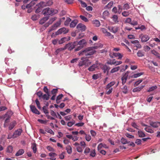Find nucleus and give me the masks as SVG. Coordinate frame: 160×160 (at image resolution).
<instances>
[{
    "instance_id": "69168bd1",
    "label": "nucleus",
    "mask_w": 160,
    "mask_h": 160,
    "mask_svg": "<svg viewBox=\"0 0 160 160\" xmlns=\"http://www.w3.org/2000/svg\"><path fill=\"white\" fill-rule=\"evenodd\" d=\"M109 12L108 11H105L103 13V16L104 17L107 16L109 15Z\"/></svg>"
},
{
    "instance_id": "37998d69",
    "label": "nucleus",
    "mask_w": 160,
    "mask_h": 160,
    "mask_svg": "<svg viewBox=\"0 0 160 160\" xmlns=\"http://www.w3.org/2000/svg\"><path fill=\"white\" fill-rule=\"evenodd\" d=\"M112 19L113 21L115 23L118 22V17L117 15H114L112 17Z\"/></svg>"
},
{
    "instance_id": "3c124183",
    "label": "nucleus",
    "mask_w": 160,
    "mask_h": 160,
    "mask_svg": "<svg viewBox=\"0 0 160 160\" xmlns=\"http://www.w3.org/2000/svg\"><path fill=\"white\" fill-rule=\"evenodd\" d=\"M39 16L36 15H34L31 17L33 21H36L39 18Z\"/></svg>"
},
{
    "instance_id": "6ab92c4d",
    "label": "nucleus",
    "mask_w": 160,
    "mask_h": 160,
    "mask_svg": "<svg viewBox=\"0 0 160 160\" xmlns=\"http://www.w3.org/2000/svg\"><path fill=\"white\" fill-rule=\"evenodd\" d=\"M49 19L48 17H46L42 18L39 21L40 24H42Z\"/></svg>"
},
{
    "instance_id": "423d86ee",
    "label": "nucleus",
    "mask_w": 160,
    "mask_h": 160,
    "mask_svg": "<svg viewBox=\"0 0 160 160\" xmlns=\"http://www.w3.org/2000/svg\"><path fill=\"white\" fill-rule=\"evenodd\" d=\"M74 43L75 44H76L77 45H79L82 46L83 48L87 44V42L85 39H82L78 42H75Z\"/></svg>"
},
{
    "instance_id": "20e7f679",
    "label": "nucleus",
    "mask_w": 160,
    "mask_h": 160,
    "mask_svg": "<svg viewBox=\"0 0 160 160\" xmlns=\"http://www.w3.org/2000/svg\"><path fill=\"white\" fill-rule=\"evenodd\" d=\"M68 32V30L66 28L63 27L59 29L55 32L56 35H58L62 33L66 34Z\"/></svg>"
},
{
    "instance_id": "dca6fc26",
    "label": "nucleus",
    "mask_w": 160,
    "mask_h": 160,
    "mask_svg": "<svg viewBox=\"0 0 160 160\" xmlns=\"http://www.w3.org/2000/svg\"><path fill=\"white\" fill-rule=\"evenodd\" d=\"M57 19L55 17L53 18L50 19L48 23H46L45 24V27H48L49 25L51 24L54 21H55Z\"/></svg>"
},
{
    "instance_id": "412c9836",
    "label": "nucleus",
    "mask_w": 160,
    "mask_h": 160,
    "mask_svg": "<svg viewBox=\"0 0 160 160\" xmlns=\"http://www.w3.org/2000/svg\"><path fill=\"white\" fill-rule=\"evenodd\" d=\"M37 7H39L41 8H43L45 7H46V2H41L39 3L37 5Z\"/></svg>"
},
{
    "instance_id": "6e6d98bb",
    "label": "nucleus",
    "mask_w": 160,
    "mask_h": 160,
    "mask_svg": "<svg viewBox=\"0 0 160 160\" xmlns=\"http://www.w3.org/2000/svg\"><path fill=\"white\" fill-rule=\"evenodd\" d=\"M58 90L57 89H53L51 91L52 94L53 95H56V94L58 92Z\"/></svg>"
},
{
    "instance_id": "aec40b11",
    "label": "nucleus",
    "mask_w": 160,
    "mask_h": 160,
    "mask_svg": "<svg viewBox=\"0 0 160 160\" xmlns=\"http://www.w3.org/2000/svg\"><path fill=\"white\" fill-rule=\"evenodd\" d=\"M78 22V21L76 20H74L72 21L70 24V26L71 28L74 27Z\"/></svg>"
},
{
    "instance_id": "f3484780",
    "label": "nucleus",
    "mask_w": 160,
    "mask_h": 160,
    "mask_svg": "<svg viewBox=\"0 0 160 160\" xmlns=\"http://www.w3.org/2000/svg\"><path fill=\"white\" fill-rule=\"evenodd\" d=\"M144 86L142 85L138 87L135 88H134L133 89L132 91L133 92H139L140 91H141V89L144 88Z\"/></svg>"
},
{
    "instance_id": "774afa93",
    "label": "nucleus",
    "mask_w": 160,
    "mask_h": 160,
    "mask_svg": "<svg viewBox=\"0 0 160 160\" xmlns=\"http://www.w3.org/2000/svg\"><path fill=\"white\" fill-rule=\"evenodd\" d=\"M129 12L127 11H124L122 12V14L124 17H127L129 15Z\"/></svg>"
},
{
    "instance_id": "49530a36",
    "label": "nucleus",
    "mask_w": 160,
    "mask_h": 160,
    "mask_svg": "<svg viewBox=\"0 0 160 160\" xmlns=\"http://www.w3.org/2000/svg\"><path fill=\"white\" fill-rule=\"evenodd\" d=\"M78 1L80 2L82 7L83 8L86 7L87 5L86 3L84 2H83L81 0H78Z\"/></svg>"
},
{
    "instance_id": "58836bf2",
    "label": "nucleus",
    "mask_w": 160,
    "mask_h": 160,
    "mask_svg": "<svg viewBox=\"0 0 160 160\" xmlns=\"http://www.w3.org/2000/svg\"><path fill=\"white\" fill-rule=\"evenodd\" d=\"M35 4V2L34 1H33L32 0L30 2L29 4H27V7L28 8H30L32 7L33 5H34Z\"/></svg>"
},
{
    "instance_id": "c756f323",
    "label": "nucleus",
    "mask_w": 160,
    "mask_h": 160,
    "mask_svg": "<svg viewBox=\"0 0 160 160\" xmlns=\"http://www.w3.org/2000/svg\"><path fill=\"white\" fill-rule=\"evenodd\" d=\"M138 133L139 137L143 138L145 136V133L141 130L138 131Z\"/></svg>"
},
{
    "instance_id": "f03ea898",
    "label": "nucleus",
    "mask_w": 160,
    "mask_h": 160,
    "mask_svg": "<svg viewBox=\"0 0 160 160\" xmlns=\"http://www.w3.org/2000/svg\"><path fill=\"white\" fill-rule=\"evenodd\" d=\"M58 12L57 10L49 8H46L44 9L42 11L44 15H53L56 14Z\"/></svg>"
},
{
    "instance_id": "cd10ccee",
    "label": "nucleus",
    "mask_w": 160,
    "mask_h": 160,
    "mask_svg": "<svg viewBox=\"0 0 160 160\" xmlns=\"http://www.w3.org/2000/svg\"><path fill=\"white\" fill-rule=\"evenodd\" d=\"M24 152V151L23 149L19 150L16 154V156H19L22 155Z\"/></svg>"
},
{
    "instance_id": "a19ab883",
    "label": "nucleus",
    "mask_w": 160,
    "mask_h": 160,
    "mask_svg": "<svg viewBox=\"0 0 160 160\" xmlns=\"http://www.w3.org/2000/svg\"><path fill=\"white\" fill-rule=\"evenodd\" d=\"M13 150V148L12 146H9L7 148V152L9 153L12 152Z\"/></svg>"
},
{
    "instance_id": "13d9d810",
    "label": "nucleus",
    "mask_w": 160,
    "mask_h": 160,
    "mask_svg": "<svg viewBox=\"0 0 160 160\" xmlns=\"http://www.w3.org/2000/svg\"><path fill=\"white\" fill-rule=\"evenodd\" d=\"M42 110L44 112L45 114H48V112L47 110V107L46 106H44L42 108Z\"/></svg>"
},
{
    "instance_id": "680f3d73",
    "label": "nucleus",
    "mask_w": 160,
    "mask_h": 160,
    "mask_svg": "<svg viewBox=\"0 0 160 160\" xmlns=\"http://www.w3.org/2000/svg\"><path fill=\"white\" fill-rule=\"evenodd\" d=\"M99 78V75L98 74H93L92 76V78L94 80H96Z\"/></svg>"
},
{
    "instance_id": "4468645a",
    "label": "nucleus",
    "mask_w": 160,
    "mask_h": 160,
    "mask_svg": "<svg viewBox=\"0 0 160 160\" xmlns=\"http://www.w3.org/2000/svg\"><path fill=\"white\" fill-rule=\"evenodd\" d=\"M132 43L134 44L135 46L137 48H140L142 47L141 45L140 44L138 40H135L131 42Z\"/></svg>"
},
{
    "instance_id": "1a4fd4ad",
    "label": "nucleus",
    "mask_w": 160,
    "mask_h": 160,
    "mask_svg": "<svg viewBox=\"0 0 160 160\" xmlns=\"http://www.w3.org/2000/svg\"><path fill=\"white\" fill-rule=\"evenodd\" d=\"M77 46L76 44H75L74 42L72 44L68 43L64 47L65 49L68 48L69 50H71L73 49L75 47Z\"/></svg>"
},
{
    "instance_id": "393cba45",
    "label": "nucleus",
    "mask_w": 160,
    "mask_h": 160,
    "mask_svg": "<svg viewBox=\"0 0 160 160\" xmlns=\"http://www.w3.org/2000/svg\"><path fill=\"white\" fill-rule=\"evenodd\" d=\"M144 130L147 132L152 133L154 132V131L150 128L149 126L145 128Z\"/></svg>"
},
{
    "instance_id": "a18cd8bd",
    "label": "nucleus",
    "mask_w": 160,
    "mask_h": 160,
    "mask_svg": "<svg viewBox=\"0 0 160 160\" xmlns=\"http://www.w3.org/2000/svg\"><path fill=\"white\" fill-rule=\"evenodd\" d=\"M80 18L82 20L85 22H88V19L87 18L83 16L80 15Z\"/></svg>"
},
{
    "instance_id": "4d7b16f0",
    "label": "nucleus",
    "mask_w": 160,
    "mask_h": 160,
    "mask_svg": "<svg viewBox=\"0 0 160 160\" xmlns=\"http://www.w3.org/2000/svg\"><path fill=\"white\" fill-rule=\"evenodd\" d=\"M105 35L107 36L110 37L111 38H114V36L113 35H112L108 31L105 33Z\"/></svg>"
},
{
    "instance_id": "7c9ffc66",
    "label": "nucleus",
    "mask_w": 160,
    "mask_h": 160,
    "mask_svg": "<svg viewBox=\"0 0 160 160\" xmlns=\"http://www.w3.org/2000/svg\"><path fill=\"white\" fill-rule=\"evenodd\" d=\"M152 54L156 56L157 58L160 59V54L155 50H153L152 51Z\"/></svg>"
},
{
    "instance_id": "9b49d317",
    "label": "nucleus",
    "mask_w": 160,
    "mask_h": 160,
    "mask_svg": "<svg viewBox=\"0 0 160 160\" xmlns=\"http://www.w3.org/2000/svg\"><path fill=\"white\" fill-rule=\"evenodd\" d=\"M30 109L32 112L36 114L39 115L40 114L38 110V109L36 108L35 106L34 105H30Z\"/></svg>"
},
{
    "instance_id": "8fccbe9b",
    "label": "nucleus",
    "mask_w": 160,
    "mask_h": 160,
    "mask_svg": "<svg viewBox=\"0 0 160 160\" xmlns=\"http://www.w3.org/2000/svg\"><path fill=\"white\" fill-rule=\"evenodd\" d=\"M66 39V38H62L60 40H58V43L59 44H62L63 43Z\"/></svg>"
},
{
    "instance_id": "de8ad7c7",
    "label": "nucleus",
    "mask_w": 160,
    "mask_h": 160,
    "mask_svg": "<svg viewBox=\"0 0 160 160\" xmlns=\"http://www.w3.org/2000/svg\"><path fill=\"white\" fill-rule=\"evenodd\" d=\"M157 87L156 86H154L148 89V92H150L151 91H152L155 89H157Z\"/></svg>"
},
{
    "instance_id": "5701e85b",
    "label": "nucleus",
    "mask_w": 160,
    "mask_h": 160,
    "mask_svg": "<svg viewBox=\"0 0 160 160\" xmlns=\"http://www.w3.org/2000/svg\"><path fill=\"white\" fill-rule=\"evenodd\" d=\"M145 53L142 50H139L137 52V54L138 57H142L144 56Z\"/></svg>"
},
{
    "instance_id": "ddd939ff",
    "label": "nucleus",
    "mask_w": 160,
    "mask_h": 160,
    "mask_svg": "<svg viewBox=\"0 0 160 160\" xmlns=\"http://www.w3.org/2000/svg\"><path fill=\"white\" fill-rule=\"evenodd\" d=\"M151 126L154 128H157L160 125V122H150Z\"/></svg>"
},
{
    "instance_id": "4c0bfd02",
    "label": "nucleus",
    "mask_w": 160,
    "mask_h": 160,
    "mask_svg": "<svg viewBox=\"0 0 160 160\" xmlns=\"http://www.w3.org/2000/svg\"><path fill=\"white\" fill-rule=\"evenodd\" d=\"M120 68L119 67H116L115 68H112L111 71V73H113L114 72H117L119 70V69Z\"/></svg>"
},
{
    "instance_id": "bb28decb",
    "label": "nucleus",
    "mask_w": 160,
    "mask_h": 160,
    "mask_svg": "<svg viewBox=\"0 0 160 160\" xmlns=\"http://www.w3.org/2000/svg\"><path fill=\"white\" fill-rule=\"evenodd\" d=\"M109 67L106 65H103V67L102 68V69L103 71V72L105 73L107 72V74H108V69H109L108 68Z\"/></svg>"
},
{
    "instance_id": "6e6552de",
    "label": "nucleus",
    "mask_w": 160,
    "mask_h": 160,
    "mask_svg": "<svg viewBox=\"0 0 160 160\" xmlns=\"http://www.w3.org/2000/svg\"><path fill=\"white\" fill-rule=\"evenodd\" d=\"M140 37L141 38V41L142 42H147L150 38L149 36L148 35L142 34L140 35Z\"/></svg>"
},
{
    "instance_id": "79ce46f5",
    "label": "nucleus",
    "mask_w": 160,
    "mask_h": 160,
    "mask_svg": "<svg viewBox=\"0 0 160 160\" xmlns=\"http://www.w3.org/2000/svg\"><path fill=\"white\" fill-rule=\"evenodd\" d=\"M71 21V20L70 18H67L66 20L64 22V25L65 26H68Z\"/></svg>"
},
{
    "instance_id": "5fc2aeb1",
    "label": "nucleus",
    "mask_w": 160,
    "mask_h": 160,
    "mask_svg": "<svg viewBox=\"0 0 160 160\" xmlns=\"http://www.w3.org/2000/svg\"><path fill=\"white\" fill-rule=\"evenodd\" d=\"M43 93L42 92H38L37 93V95L39 99H41L43 95Z\"/></svg>"
},
{
    "instance_id": "a878e982",
    "label": "nucleus",
    "mask_w": 160,
    "mask_h": 160,
    "mask_svg": "<svg viewBox=\"0 0 160 160\" xmlns=\"http://www.w3.org/2000/svg\"><path fill=\"white\" fill-rule=\"evenodd\" d=\"M103 46V45L102 44L98 43L96 45L92 47L94 50V49L102 48Z\"/></svg>"
},
{
    "instance_id": "c85d7f7f",
    "label": "nucleus",
    "mask_w": 160,
    "mask_h": 160,
    "mask_svg": "<svg viewBox=\"0 0 160 160\" xmlns=\"http://www.w3.org/2000/svg\"><path fill=\"white\" fill-rule=\"evenodd\" d=\"M50 94L48 93V94H43L42 96V98L43 99L46 100H48L49 98Z\"/></svg>"
},
{
    "instance_id": "f257e3e1",
    "label": "nucleus",
    "mask_w": 160,
    "mask_h": 160,
    "mask_svg": "<svg viewBox=\"0 0 160 160\" xmlns=\"http://www.w3.org/2000/svg\"><path fill=\"white\" fill-rule=\"evenodd\" d=\"M96 52L92 47H88L86 48L84 50L80 52L78 54L79 56L83 55L88 56L92 55Z\"/></svg>"
},
{
    "instance_id": "603ef678",
    "label": "nucleus",
    "mask_w": 160,
    "mask_h": 160,
    "mask_svg": "<svg viewBox=\"0 0 160 160\" xmlns=\"http://www.w3.org/2000/svg\"><path fill=\"white\" fill-rule=\"evenodd\" d=\"M90 148L88 147H87L85 149V150L84 151V153L85 154L87 155L90 152Z\"/></svg>"
},
{
    "instance_id": "9d476101",
    "label": "nucleus",
    "mask_w": 160,
    "mask_h": 160,
    "mask_svg": "<svg viewBox=\"0 0 160 160\" xmlns=\"http://www.w3.org/2000/svg\"><path fill=\"white\" fill-rule=\"evenodd\" d=\"M22 132V129H18L15 131L13 133V138H17L20 136Z\"/></svg>"
},
{
    "instance_id": "39448f33",
    "label": "nucleus",
    "mask_w": 160,
    "mask_h": 160,
    "mask_svg": "<svg viewBox=\"0 0 160 160\" xmlns=\"http://www.w3.org/2000/svg\"><path fill=\"white\" fill-rule=\"evenodd\" d=\"M61 21H59L53 24L52 27H50L49 29V32L55 30L61 24Z\"/></svg>"
},
{
    "instance_id": "864d4df0",
    "label": "nucleus",
    "mask_w": 160,
    "mask_h": 160,
    "mask_svg": "<svg viewBox=\"0 0 160 160\" xmlns=\"http://www.w3.org/2000/svg\"><path fill=\"white\" fill-rule=\"evenodd\" d=\"M53 3V2L52 0H49L47 2H46V6H50Z\"/></svg>"
},
{
    "instance_id": "ea45409f",
    "label": "nucleus",
    "mask_w": 160,
    "mask_h": 160,
    "mask_svg": "<svg viewBox=\"0 0 160 160\" xmlns=\"http://www.w3.org/2000/svg\"><path fill=\"white\" fill-rule=\"evenodd\" d=\"M113 3V2L112 1H111L105 7L108 9L110 8L112 6Z\"/></svg>"
},
{
    "instance_id": "338daca9",
    "label": "nucleus",
    "mask_w": 160,
    "mask_h": 160,
    "mask_svg": "<svg viewBox=\"0 0 160 160\" xmlns=\"http://www.w3.org/2000/svg\"><path fill=\"white\" fill-rule=\"evenodd\" d=\"M132 126L134 128H136L137 129L139 130L138 126L135 122H132Z\"/></svg>"
},
{
    "instance_id": "0eeeda50",
    "label": "nucleus",
    "mask_w": 160,
    "mask_h": 160,
    "mask_svg": "<svg viewBox=\"0 0 160 160\" xmlns=\"http://www.w3.org/2000/svg\"><path fill=\"white\" fill-rule=\"evenodd\" d=\"M100 65V64L96 63L95 64H93L90 67H89L88 70L90 72H92L95 70L96 69H99V66Z\"/></svg>"
},
{
    "instance_id": "e433bc0d",
    "label": "nucleus",
    "mask_w": 160,
    "mask_h": 160,
    "mask_svg": "<svg viewBox=\"0 0 160 160\" xmlns=\"http://www.w3.org/2000/svg\"><path fill=\"white\" fill-rule=\"evenodd\" d=\"M121 143L123 144H126L127 143H129L130 142L129 141H128L127 140L123 138H122L121 140Z\"/></svg>"
},
{
    "instance_id": "e2e57ef3",
    "label": "nucleus",
    "mask_w": 160,
    "mask_h": 160,
    "mask_svg": "<svg viewBox=\"0 0 160 160\" xmlns=\"http://www.w3.org/2000/svg\"><path fill=\"white\" fill-rule=\"evenodd\" d=\"M130 8V7L129 5L127 4H125L123 6V9L124 10H127Z\"/></svg>"
},
{
    "instance_id": "4be33fe9",
    "label": "nucleus",
    "mask_w": 160,
    "mask_h": 160,
    "mask_svg": "<svg viewBox=\"0 0 160 160\" xmlns=\"http://www.w3.org/2000/svg\"><path fill=\"white\" fill-rule=\"evenodd\" d=\"M34 153H36L37 150V148L36 147V144L35 143H33L32 144V146L31 147Z\"/></svg>"
},
{
    "instance_id": "2eb2a0df",
    "label": "nucleus",
    "mask_w": 160,
    "mask_h": 160,
    "mask_svg": "<svg viewBox=\"0 0 160 160\" xmlns=\"http://www.w3.org/2000/svg\"><path fill=\"white\" fill-rule=\"evenodd\" d=\"M128 76V73L127 72L124 74L122 78V83L124 85L126 82V80L127 79V77Z\"/></svg>"
},
{
    "instance_id": "473e14b6",
    "label": "nucleus",
    "mask_w": 160,
    "mask_h": 160,
    "mask_svg": "<svg viewBox=\"0 0 160 160\" xmlns=\"http://www.w3.org/2000/svg\"><path fill=\"white\" fill-rule=\"evenodd\" d=\"M111 31L113 33H116L118 30V28L117 26H114L111 28Z\"/></svg>"
},
{
    "instance_id": "c03bdc74",
    "label": "nucleus",
    "mask_w": 160,
    "mask_h": 160,
    "mask_svg": "<svg viewBox=\"0 0 160 160\" xmlns=\"http://www.w3.org/2000/svg\"><path fill=\"white\" fill-rule=\"evenodd\" d=\"M75 123V121L73 120L72 121L68 122L67 123V125L69 127L72 126L73 124Z\"/></svg>"
},
{
    "instance_id": "72a5a7b5",
    "label": "nucleus",
    "mask_w": 160,
    "mask_h": 160,
    "mask_svg": "<svg viewBox=\"0 0 160 160\" xmlns=\"http://www.w3.org/2000/svg\"><path fill=\"white\" fill-rule=\"evenodd\" d=\"M122 92L124 94H127L128 92V89L126 85L124 86L122 88Z\"/></svg>"
},
{
    "instance_id": "b1692460",
    "label": "nucleus",
    "mask_w": 160,
    "mask_h": 160,
    "mask_svg": "<svg viewBox=\"0 0 160 160\" xmlns=\"http://www.w3.org/2000/svg\"><path fill=\"white\" fill-rule=\"evenodd\" d=\"M113 55L115 57H118V59H121L122 57V55L119 52L113 53Z\"/></svg>"
},
{
    "instance_id": "2f4dec72",
    "label": "nucleus",
    "mask_w": 160,
    "mask_h": 160,
    "mask_svg": "<svg viewBox=\"0 0 160 160\" xmlns=\"http://www.w3.org/2000/svg\"><path fill=\"white\" fill-rule=\"evenodd\" d=\"M66 150L67 151L68 153L69 154H70L72 152V148L70 145H68L66 147Z\"/></svg>"
},
{
    "instance_id": "c9c22d12",
    "label": "nucleus",
    "mask_w": 160,
    "mask_h": 160,
    "mask_svg": "<svg viewBox=\"0 0 160 160\" xmlns=\"http://www.w3.org/2000/svg\"><path fill=\"white\" fill-rule=\"evenodd\" d=\"M93 23L97 27H99L100 25L99 21L97 20H95L92 21Z\"/></svg>"
},
{
    "instance_id": "bf43d9fd",
    "label": "nucleus",
    "mask_w": 160,
    "mask_h": 160,
    "mask_svg": "<svg viewBox=\"0 0 160 160\" xmlns=\"http://www.w3.org/2000/svg\"><path fill=\"white\" fill-rule=\"evenodd\" d=\"M90 156L92 157H94L96 155V153L95 150H92L90 152Z\"/></svg>"
},
{
    "instance_id": "052dcab7",
    "label": "nucleus",
    "mask_w": 160,
    "mask_h": 160,
    "mask_svg": "<svg viewBox=\"0 0 160 160\" xmlns=\"http://www.w3.org/2000/svg\"><path fill=\"white\" fill-rule=\"evenodd\" d=\"M65 49V48H60L58 49L57 50H56V51H55V54H57L60 51H61L62 50H64Z\"/></svg>"
},
{
    "instance_id": "a211bd4d",
    "label": "nucleus",
    "mask_w": 160,
    "mask_h": 160,
    "mask_svg": "<svg viewBox=\"0 0 160 160\" xmlns=\"http://www.w3.org/2000/svg\"><path fill=\"white\" fill-rule=\"evenodd\" d=\"M16 124V123L15 121H13L11 122L9 126V130H12L15 127Z\"/></svg>"
},
{
    "instance_id": "f704fd0d",
    "label": "nucleus",
    "mask_w": 160,
    "mask_h": 160,
    "mask_svg": "<svg viewBox=\"0 0 160 160\" xmlns=\"http://www.w3.org/2000/svg\"><path fill=\"white\" fill-rule=\"evenodd\" d=\"M115 84L114 82H112L108 84L106 86V88L108 90V89L111 88Z\"/></svg>"
},
{
    "instance_id": "7ed1b4c3",
    "label": "nucleus",
    "mask_w": 160,
    "mask_h": 160,
    "mask_svg": "<svg viewBox=\"0 0 160 160\" xmlns=\"http://www.w3.org/2000/svg\"><path fill=\"white\" fill-rule=\"evenodd\" d=\"M81 60L82 61L80 62L78 64V66L79 67H82L83 65L88 67L91 64V62L89 60L84 57L81 58Z\"/></svg>"
},
{
    "instance_id": "0e129e2a",
    "label": "nucleus",
    "mask_w": 160,
    "mask_h": 160,
    "mask_svg": "<svg viewBox=\"0 0 160 160\" xmlns=\"http://www.w3.org/2000/svg\"><path fill=\"white\" fill-rule=\"evenodd\" d=\"M85 139L88 141H89L91 138V137L89 135H88L86 134L85 135Z\"/></svg>"
},
{
    "instance_id": "f8f14e48",
    "label": "nucleus",
    "mask_w": 160,
    "mask_h": 160,
    "mask_svg": "<svg viewBox=\"0 0 160 160\" xmlns=\"http://www.w3.org/2000/svg\"><path fill=\"white\" fill-rule=\"evenodd\" d=\"M77 28L78 30H80L82 31H84L86 30V27L82 23H79L77 25Z\"/></svg>"
},
{
    "instance_id": "09e8293b",
    "label": "nucleus",
    "mask_w": 160,
    "mask_h": 160,
    "mask_svg": "<svg viewBox=\"0 0 160 160\" xmlns=\"http://www.w3.org/2000/svg\"><path fill=\"white\" fill-rule=\"evenodd\" d=\"M35 102L37 106L39 109H41V107L40 105V103L39 102V101L38 99H36L35 101Z\"/></svg>"
}]
</instances>
